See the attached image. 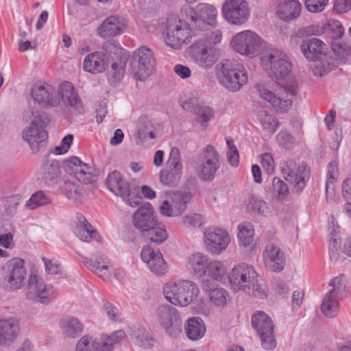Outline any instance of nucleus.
<instances>
[{"label": "nucleus", "mask_w": 351, "mask_h": 351, "mask_svg": "<svg viewBox=\"0 0 351 351\" xmlns=\"http://www.w3.org/2000/svg\"><path fill=\"white\" fill-rule=\"evenodd\" d=\"M229 281L232 289L258 298L267 296L265 284L252 265L241 263L235 266L229 274Z\"/></svg>", "instance_id": "1"}, {"label": "nucleus", "mask_w": 351, "mask_h": 351, "mask_svg": "<svg viewBox=\"0 0 351 351\" xmlns=\"http://www.w3.org/2000/svg\"><path fill=\"white\" fill-rule=\"evenodd\" d=\"M23 120L29 123L23 131V138L29 143L34 152H37L39 144L48 138L45 128L49 122V119L41 111L28 108L23 112Z\"/></svg>", "instance_id": "2"}, {"label": "nucleus", "mask_w": 351, "mask_h": 351, "mask_svg": "<svg viewBox=\"0 0 351 351\" xmlns=\"http://www.w3.org/2000/svg\"><path fill=\"white\" fill-rule=\"evenodd\" d=\"M219 83L230 92L239 90L248 81L247 71L240 63L226 60L216 66Z\"/></svg>", "instance_id": "3"}, {"label": "nucleus", "mask_w": 351, "mask_h": 351, "mask_svg": "<svg viewBox=\"0 0 351 351\" xmlns=\"http://www.w3.org/2000/svg\"><path fill=\"white\" fill-rule=\"evenodd\" d=\"M162 293L165 299L171 304L186 306L197 298L199 289L194 282L181 280L165 283Z\"/></svg>", "instance_id": "4"}, {"label": "nucleus", "mask_w": 351, "mask_h": 351, "mask_svg": "<svg viewBox=\"0 0 351 351\" xmlns=\"http://www.w3.org/2000/svg\"><path fill=\"white\" fill-rule=\"evenodd\" d=\"M27 276L25 262L19 258L8 261L0 269V286L7 291H16L24 286Z\"/></svg>", "instance_id": "5"}, {"label": "nucleus", "mask_w": 351, "mask_h": 351, "mask_svg": "<svg viewBox=\"0 0 351 351\" xmlns=\"http://www.w3.org/2000/svg\"><path fill=\"white\" fill-rule=\"evenodd\" d=\"M261 63L269 75L277 79H285L292 70V63L288 56L278 49H271L261 58Z\"/></svg>", "instance_id": "6"}, {"label": "nucleus", "mask_w": 351, "mask_h": 351, "mask_svg": "<svg viewBox=\"0 0 351 351\" xmlns=\"http://www.w3.org/2000/svg\"><path fill=\"white\" fill-rule=\"evenodd\" d=\"M130 65L131 72L136 80H145L152 74L156 66L154 52L146 46L138 47L133 52Z\"/></svg>", "instance_id": "7"}, {"label": "nucleus", "mask_w": 351, "mask_h": 351, "mask_svg": "<svg viewBox=\"0 0 351 351\" xmlns=\"http://www.w3.org/2000/svg\"><path fill=\"white\" fill-rule=\"evenodd\" d=\"M25 295L29 300L48 305L57 298L58 291L53 285L45 283L37 275L32 274L28 278Z\"/></svg>", "instance_id": "8"}, {"label": "nucleus", "mask_w": 351, "mask_h": 351, "mask_svg": "<svg viewBox=\"0 0 351 351\" xmlns=\"http://www.w3.org/2000/svg\"><path fill=\"white\" fill-rule=\"evenodd\" d=\"M106 184L110 191L120 196L130 206L136 207L140 204L141 197L137 195L138 189L131 188L119 171L110 173L106 178Z\"/></svg>", "instance_id": "9"}, {"label": "nucleus", "mask_w": 351, "mask_h": 351, "mask_svg": "<svg viewBox=\"0 0 351 351\" xmlns=\"http://www.w3.org/2000/svg\"><path fill=\"white\" fill-rule=\"evenodd\" d=\"M185 13L186 21L194 30H208L217 16L215 7L206 3L199 4L195 9H186Z\"/></svg>", "instance_id": "10"}, {"label": "nucleus", "mask_w": 351, "mask_h": 351, "mask_svg": "<svg viewBox=\"0 0 351 351\" xmlns=\"http://www.w3.org/2000/svg\"><path fill=\"white\" fill-rule=\"evenodd\" d=\"M199 159V164L197 168L198 177L204 181L213 180L221 167L217 150L212 145H208L202 150Z\"/></svg>", "instance_id": "11"}, {"label": "nucleus", "mask_w": 351, "mask_h": 351, "mask_svg": "<svg viewBox=\"0 0 351 351\" xmlns=\"http://www.w3.org/2000/svg\"><path fill=\"white\" fill-rule=\"evenodd\" d=\"M263 40L256 32L245 30L237 34L232 40L234 51L250 58L259 54Z\"/></svg>", "instance_id": "12"}, {"label": "nucleus", "mask_w": 351, "mask_h": 351, "mask_svg": "<svg viewBox=\"0 0 351 351\" xmlns=\"http://www.w3.org/2000/svg\"><path fill=\"white\" fill-rule=\"evenodd\" d=\"M252 325L261 340V346L265 350H272L276 346L271 319L263 311H258L252 317Z\"/></svg>", "instance_id": "13"}, {"label": "nucleus", "mask_w": 351, "mask_h": 351, "mask_svg": "<svg viewBox=\"0 0 351 351\" xmlns=\"http://www.w3.org/2000/svg\"><path fill=\"white\" fill-rule=\"evenodd\" d=\"M154 317L169 335H175L181 332V317L175 307L167 304L158 305L155 308Z\"/></svg>", "instance_id": "14"}, {"label": "nucleus", "mask_w": 351, "mask_h": 351, "mask_svg": "<svg viewBox=\"0 0 351 351\" xmlns=\"http://www.w3.org/2000/svg\"><path fill=\"white\" fill-rule=\"evenodd\" d=\"M183 164L181 160V155L178 147L171 148L166 167L160 173V182L168 186H176L182 176Z\"/></svg>", "instance_id": "15"}, {"label": "nucleus", "mask_w": 351, "mask_h": 351, "mask_svg": "<svg viewBox=\"0 0 351 351\" xmlns=\"http://www.w3.org/2000/svg\"><path fill=\"white\" fill-rule=\"evenodd\" d=\"M191 57L197 66L208 69L217 62L219 54L216 48L208 45L203 39H198L191 46Z\"/></svg>", "instance_id": "16"}, {"label": "nucleus", "mask_w": 351, "mask_h": 351, "mask_svg": "<svg viewBox=\"0 0 351 351\" xmlns=\"http://www.w3.org/2000/svg\"><path fill=\"white\" fill-rule=\"evenodd\" d=\"M221 12L224 19L234 25H242L250 17L249 5L245 0H226Z\"/></svg>", "instance_id": "17"}, {"label": "nucleus", "mask_w": 351, "mask_h": 351, "mask_svg": "<svg viewBox=\"0 0 351 351\" xmlns=\"http://www.w3.org/2000/svg\"><path fill=\"white\" fill-rule=\"evenodd\" d=\"M63 168L67 173L73 176L83 184H92L96 181L94 169L88 164L82 162L78 157L72 156L64 160Z\"/></svg>", "instance_id": "18"}, {"label": "nucleus", "mask_w": 351, "mask_h": 351, "mask_svg": "<svg viewBox=\"0 0 351 351\" xmlns=\"http://www.w3.org/2000/svg\"><path fill=\"white\" fill-rule=\"evenodd\" d=\"M32 97L40 107H57L60 104L58 89L49 84L36 85L32 90Z\"/></svg>", "instance_id": "19"}, {"label": "nucleus", "mask_w": 351, "mask_h": 351, "mask_svg": "<svg viewBox=\"0 0 351 351\" xmlns=\"http://www.w3.org/2000/svg\"><path fill=\"white\" fill-rule=\"evenodd\" d=\"M192 194L189 191H177L171 196V204L165 200L160 206V212L162 215L168 217L178 216L182 214L187 208L191 201Z\"/></svg>", "instance_id": "20"}, {"label": "nucleus", "mask_w": 351, "mask_h": 351, "mask_svg": "<svg viewBox=\"0 0 351 351\" xmlns=\"http://www.w3.org/2000/svg\"><path fill=\"white\" fill-rule=\"evenodd\" d=\"M141 257L154 275L160 276L168 272V265L159 250H155L150 246H144L141 252Z\"/></svg>", "instance_id": "21"}, {"label": "nucleus", "mask_w": 351, "mask_h": 351, "mask_svg": "<svg viewBox=\"0 0 351 351\" xmlns=\"http://www.w3.org/2000/svg\"><path fill=\"white\" fill-rule=\"evenodd\" d=\"M114 49V46L112 43H107L103 45V49L106 51L105 53L102 51L89 53L84 59V69L93 74L103 72L108 64V51L111 52Z\"/></svg>", "instance_id": "22"}, {"label": "nucleus", "mask_w": 351, "mask_h": 351, "mask_svg": "<svg viewBox=\"0 0 351 351\" xmlns=\"http://www.w3.org/2000/svg\"><path fill=\"white\" fill-rule=\"evenodd\" d=\"M60 101L71 111L77 114L84 112L83 102L73 84L69 82H63L58 87Z\"/></svg>", "instance_id": "23"}, {"label": "nucleus", "mask_w": 351, "mask_h": 351, "mask_svg": "<svg viewBox=\"0 0 351 351\" xmlns=\"http://www.w3.org/2000/svg\"><path fill=\"white\" fill-rule=\"evenodd\" d=\"M204 238L207 250L215 254L225 250L230 241L228 232L217 228H207L204 232Z\"/></svg>", "instance_id": "24"}, {"label": "nucleus", "mask_w": 351, "mask_h": 351, "mask_svg": "<svg viewBox=\"0 0 351 351\" xmlns=\"http://www.w3.org/2000/svg\"><path fill=\"white\" fill-rule=\"evenodd\" d=\"M295 162L291 160L284 161L280 164L281 173L285 180L289 183H294L295 190L297 192H300L306 186V167H300L297 172L295 173Z\"/></svg>", "instance_id": "25"}, {"label": "nucleus", "mask_w": 351, "mask_h": 351, "mask_svg": "<svg viewBox=\"0 0 351 351\" xmlns=\"http://www.w3.org/2000/svg\"><path fill=\"white\" fill-rule=\"evenodd\" d=\"M156 217L150 203L141 205L133 215V225L141 233H143L149 228H152L157 222Z\"/></svg>", "instance_id": "26"}, {"label": "nucleus", "mask_w": 351, "mask_h": 351, "mask_svg": "<svg viewBox=\"0 0 351 351\" xmlns=\"http://www.w3.org/2000/svg\"><path fill=\"white\" fill-rule=\"evenodd\" d=\"M202 289L213 305L220 308L226 306L229 293L225 289L219 287L212 280L208 278L202 281Z\"/></svg>", "instance_id": "27"}, {"label": "nucleus", "mask_w": 351, "mask_h": 351, "mask_svg": "<svg viewBox=\"0 0 351 351\" xmlns=\"http://www.w3.org/2000/svg\"><path fill=\"white\" fill-rule=\"evenodd\" d=\"M193 29L186 21V24H177L168 29L165 38V43L174 49H178L184 43H188L190 40L189 30Z\"/></svg>", "instance_id": "28"}, {"label": "nucleus", "mask_w": 351, "mask_h": 351, "mask_svg": "<svg viewBox=\"0 0 351 351\" xmlns=\"http://www.w3.org/2000/svg\"><path fill=\"white\" fill-rule=\"evenodd\" d=\"M255 88L259 96L267 101L274 108V110L280 113H285L288 111L292 105V101L289 99H282L271 92L265 84L258 83L255 86Z\"/></svg>", "instance_id": "29"}, {"label": "nucleus", "mask_w": 351, "mask_h": 351, "mask_svg": "<svg viewBox=\"0 0 351 351\" xmlns=\"http://www.w3.org/2000/svg\"><path fill=\"white\" fill-rule=\"evenodd\" d=\"M263 256L265 265L267 269L275 272L280 271L284 269L285 265L284 253L274 244L266 246Z\"/></svg>", "instance_id": "30"}, {"label": "nucleus", "mask_w": 351, "mask_h": 351, "mask_svg": "<svg viewBox=\"0 0 351 351\" xmlns=\"http://www.w3.org/2000/svg\"><path fill=\"white\" fill-rule=\"evenodd\" d=\"M20 332L19 321L15 317L0 319V346L12 344Z\"/></svg>", "instance_id": "31"}, {"label": "nucleus", "mask_w": 351, "mask_h": 351, "mask_svg": "<svg viewBox=\"0 0 351 351\" xmlns=\"http://www.w3.org/2000/svg\"><path fill=\"white\" fill-rule=\"evenodd\" d=\"M125 28L123 19L117 16H111L106 19L98 27L97 32L100 36H115L121 34Z\"/></svg>", "instance_id": "32"}, {"label": "nucleus", "mask_w": 351, "mask_h": 351, "mask_svg": "<svg viewBox=\"0 0 351 351\" xmlns=\"http://www.w3.org/2000/svg\"><path fill=\"white\" fill-rule=\"evenodd\" d=\"M308 60L311 61L310 67L314 75L322 77L332 70L337 68V61L334 58L327 56L310 57Z\"/></svg>", "instance_id": "33"}, {"label": "nucleus", "mask_w": 351, "mask_h": 351, "mask_svg": "<svg viewBox=\"0 0 351 351\" xmlns=\"http://www.w3.org/2000/svg\"><path fill=\"white\" fill-rule=\"evenodd\" d=\"M77 224L74 228L75 234L82 241L89 242L92 239L98 241L100 237L92 226L81 213L76 215Z\"/></svg>", "instance_id": "34"}, {"label": "nucleus", "mask_w": 351, "mask_h": 351, "mask_svg": "<svg viewBox=\"0 0 351 351\" xmlns=\"http://www.w3.org/2000/svg\"><path fill=\"white\" fill-rule=\"evenodd\" d=\"M301 12V4L295 0L285 1L278 4L276 10L278 16L285 21H293Z\"/></svg>", "instance_id": "35"}, {"label": "nucleus", "mask_w": 351, "mask_h": 351, "mask_svg": "<svg viewBox=\"0 0 351 351\" xmlns=\"http://www.w3.org/2000/svg\"><path fill=\"white\" fill-rule=\"evenodd\" d=\"M208 263L206 256L202 253H196L189 257L186 268L193 275L202 277L206 274Z\"/></svg>", "instance_id": "36"}, {"label": "nucleus", "mask_w": 351, "mask_h": 351, "mask_svg": "<svg viewBox=\"0 0 351 351\" xmlns=\"http://www.w3.org/2000/svg\"><path fill=\"white\" fill-rule=\"evenodd\" d=\"M141 237L146 241L155 245H160L167 240V232L165 226L158 221L152 228H149L141 234Z\"/></svg>", "instance_id": "37"}, {"label": "nucleus", "mask_w": 351, "mask_h": 351, "mask_svg": "<svg viewBox=\"0 0 351 351\" xmlns=\"http://www.w3.org/2000/svg\"><path fill=\"white\" fill-rule=\"evenodd\" d=\"M60 327L62 334L70 338L80 336L83 330L82 324L75 317H66L60 321Z\"/></svg>", "instance_id": "38"}, {"label": "nucleus", "mask_w": 351, "mask_h": 351, "mask_svg": "<svg viewBox=\"0 0 351 351\" xmlns=\"http://www.w3.org/2000/svg\"><path fill=\"white\" fill-rule=\"evenodd\" d=\"M185 332L188 338L192 341L202 339L206 332L204 321L197 317L189 318L185 325Z\"/></svg>", "instance_id": "39"}, {"label": "nucleus", "mask_w": 351, "mask_h": 351, "mask_svg": "<svg viewBox=\"0 0 351 351\" xmlns=\"http://www.w3.org/2000/svg\"><path fill=\"white\" fill-rule=\"evenodd\" d=\"M348 279L345 274H341L333 278L329 282L330 289L327 292L341 299L347 295Z\"/></svg>", "instance_id": "40"}, {"label": "nucleus", "mask_w": 351, "mask_h": 351, "mask_svg": "<svg viewBox=\"0 0 351 351\" xmlns=\"http://www.w3.org/2000/svg\"><path fill=\"white\" fill-rule=\"evenodd\" d=\"M340 300L341 299L326 293L321 305L322 313L328 318L336 317L339 311Z\"/></svg>", "instance_id": "41"}, {"label": "nucleus", "mask_w": 351, "mask_h": 351, "mask_svg": "<svg viewBox=\"0 0 351 351\" xmlns=\"http://www.w3.org/2000/svg\"><path fill=\"white\" fill-rule=\"evenodd\" d=\"M246 208L247 210L263 216H268L271 210L268 207L267 203L254 195L250 196L246 202Z\"/></svg>", "instance_id": "42"}, {"label": "nucleus", "mask_w": 351, "mask_h": 351, "mask_svg": "<svg viewBox=\"0 0 351 351\" xmlns=\"http://www.w3.org/2000/svg\"><path fill=\"white\" fill-rule=\"evenodd\" d=\"M332 49L337 57V59L335 58L337 61V67L351 59V45L343 43L339 40H335L332 43Z\"/></svg>", "instance_id": "43"}, {"label": "nucleus", "mask_w": 351, "mask_h": 351, "mask_svg": "<svg viewBox=\"0 0 351 351\" xmlns=\"http://www.w3.org/2000/svg\"><path fill=\"white\" fill-rule=\"evenodd\" d=\"M256 117L263 129L267 133L272 134L277 130L279 125L278 119L267 110L258 111Z\"/></svg>", "instance_id": "44"}, {"label": "nucleus", "mask_w": 351, "mask_h": 351, "mask_svg": "<svg viewBox=\"0 0 351 351\" xmlns=\"http://www.w3.org/2000/svg\"><path fill=\"white\" fill-rule=\"evenodd\" d=\"M125 337L126 334L123 330H115L110 335H104L103 341L100 342L101 351H113L114 346L120 343Z\"/></svg>", "instance_id": "45"}, {"label": "nucleus", "mask_w": 351, "mask_h": 351, "mask_svg": "<svg viewBox=\"0 0 351 351\" xmlns=\"http://www.w3.org/2000/svg\"><path fill=\"white\" fill-rule=\"evenodd\" d=\"M60 163L58 160H50L46 161L40 169L41 178L45 182L51 181L60 175Z\"/></svg>", "instance_id": "46"}, {"label": "nucleus", "mask_w": 351, "mask_h": 351, "mask_svg": "<svg viewBox=\"0 0 351 351\" xmlns=\"http://www.w3.org/2000/svg\"><path fill=\"white\" fill-rule=\"evenodd\" d=\"M82 261L90 271H93L99 278L105 279L110 274L108 266L106 264H102L104 261L97 259L93 262L91 259L86 257H82Z\"/></svg>", "instance_id": "47"}, {"label": "nucleus", "mask_w": 351, "mask_h": 351, "mask_svg": "<svg viewBox=\"0 0 351 351\" xmlns=\"http://www.w3.org/2000/svg\"><path fill=\"white\" fill-rule=\"evenodd\" d=\"M238 239L241 245L247 247L250 245L254 239V229L252 224L243 223L238 226Z\"/></svg>", "instance_id": "48"}, {"label": "nucleus", "mask_w": 351, "mask_h": 351, "mask_svg": "<svg viewBox=\"0 0 351 351\" xmlns=\"http://www.w3.org/2000/svg\"><path fill=\"white\" fill-rule=\"evenodd\" d=\"M227 269L220 261L209 262L206 269V275L215 281H221L226 276Z\"/></svg>", "instance_id": "49"}, {"label": "nucleus", "mask_w": 351, "mask_h": 351, "mask_svg": "<svg viewBox=\"0 0 351 351\" xmlns=\"http://www.w3.org/2000/svg\"><path fill=\"white\" fill-rule=\"evenodd\" d=\"M324 33L328 34L335 40H339L344 34L341 23L337 20L330 19L324 25Z\"/></svg>", "instance_id": "50"}, {"label": "nucleus", "mask_w": 351, "mask_h": 351, "mask_svg": "<svg viewBox=\"0 0 351 351\" xmlns=\"http://www.w3.org/2000/svg\"><path fill=\"white\" fill-rule=\"evenodd\" d=\"M291 44L299 47L304 57L307 58V27H302L296 31L291 37Z\"/></svg>", "instance_id": "51"}, {"label": "nucleus", "mask_w": 351, "mask_h": 351, "mask_svg": "<svg viewBox=\"0 0 351 351\" xmlns=\"http://www.w3.org/2000/svg\"><path fill=\"white\" fill-rule=\"evenodd\" d=\"M76 351H101V343L93 337L84 335L80 338L76 345Z\"/></svg>", "instance_id": "52"}, {"label": "nucleus", "mask_w": 351, "mask_h": 351, "mask_svg": "<svg viewBox=\"0 0 351 351\" xmlns=\"http://www.w3.org/2000/svg\"><path fill=\"white\" fill-rule=\"evenodd\" d=\"M137 131L141 139L155 138L152 122L146 117H140L137 123Z\"/></svg>", "instance_id": "53"}, {"label": "nucleus", "mask_w": 351, "mask_h": 351, "mask_svg": "<svg viewBox=\"0 0 351 351\" xmlns=\"http://www.w3.org/2000/svg\"><path fill=\"white\" fill-rule=\"evenodd\" d=\"M271 191L280 200H285L289 193V186L282 180L275 177L272 180Z\"/></svg>", "instance_id": "54"}, {"label": "nucleus", "mask_w": 351, "mask_h": 351, "mask_svg": "<svg viewBox=\"0 0 351 351\" xmlns=\"http://www.w3.org/2000/svg\"><path fill=\"white\" fill-rule=\"evenodd\" d=\"M50 203L49 197L43 191L35 192L26 202V207L29 209H35L39 206H45Z\"/></svg>", "instance_id": "55"}, {"label": "nucleus", "mask_w": 351, "mask_h": 351, "mask_svg": "<svg viewBox=\"0 0 351 351\" xmlns=\"http://www.w3.org/2000/svg\"><path fill=\"white\" fill-rule=\"evenodd\" d=\"M203 34L199 39H203L205 43L211 46L212 44L215 45L219 43L221 40V33L219 29H214L212 25L208 27V30H199Z\"/></svg>", "instance_id": "56"}, {"label": "nucleus", "mask_w": 351, "mask_h": 351, "mask_svg": "<svg viewBox=\"0 0 351 351\" xmlns=\"http://www.w3.org/2000/svg\"><path fill=\"white\" fill-rule=\"evenodd\" d=\"M325 43L317 38H308V56L317 57L326 56L325 53Z\"/></svg>", "instance_id": "57"}, {"label": "nucleus", "mask_w": 351, "mask_h": 351, "mask_svg": "<svg viewBox=\"0 0 351 351\" xmlns=\"http://www.w3.org/2000/svg\"><path fill=\"white\" fill-rule=\"evenodd\" d=\"M205 223V217L201 214L191 213L184 215L181 221V224L184 228H199Z\"/></svg>", "instance_id": "58"}, {"label": "nucleus", "mask_w": 351, "mask_h": 351, "mask_svg": "<svg viewBox=\"0 0 351 351\" xmlns=\"http://www.w3.org/2000/svg\"><path fill=\"white\" fill-rule=\"evenodd\" d=\"M193 114L196 116L197 122L205 127L206 123L214 117V112L208 106H201Z\"/></svg>", "instance_id": "59"}, {"label": "nucleus", "mask_w": 351, "mask_h": 351, "mask_svg": "<svg viewBox=\"0 0 351 351\" xmlns=\"http://www.w3.org/2000/svg\"><path fill=\"white\" fill-rule=\"evenodd\" d=\"M125 72L124 63L121 60L113 62L110 69L108 71V79L111 82L115 83L121 80Z\"/></svg>", "instance_id": "60"}, {"label": "nucleus", "mask_w": 351, "mask_h": 351, "mask_svg": "<svg viewBox=\"0 0 351 351\" xmlns=\"http://www.w3.org/2000/svg\"><path fill=\"white\" fill-rule=\"evenodd\" d=\"M62 191L69 199H77L81 197L80 186L69 180L64 182Z\"/></svg>", "instance_id": "61"}, {"label": "nucleus", "mask_w": 351, "mask_h": 351, "mask_svg": "<svg viewBox=\"0 0 351 351\" xmlns=\"http://www.w3.org/2000/svg\"><path fill=\"white\" fill-rule=\"evenodd\" d=\"M45 265V272L48 275H58L62 272L61 264L56 260L49 259L46 257L41 258Z\"/></svg>", "instance_id": "62"}, {"label": "nucleus", "mask_w": 351, "mask_h": 351, "mask_svg": "<svg viewBox=\"0 0 351 351\" xmlns=\"http://www.w3.org/2000/svg\"><path fill=\"white\" fill-rule=\"evenodd\" d=\"M103 306L110 320L113 322L121 321V313L119 308L110 302L104 300Z\"/></svg>", "instance_id": "63"}, {"label": "nucleus", "mask_w": 351, "mask_h": 351, "mask_svg": "<svg viewBox=\"0 0 351 351\" xmlns=\"http://www.w3.org/2000/svg\"><path fill=\"white\" fill-rule=\"evenodd\" d=\"M73 135L67 134L61 141L60 145L56 146L54 149V154L56 155H61L66 154L73 142Z\"/></svg>", "instance_id": "64"}]
</instances>
